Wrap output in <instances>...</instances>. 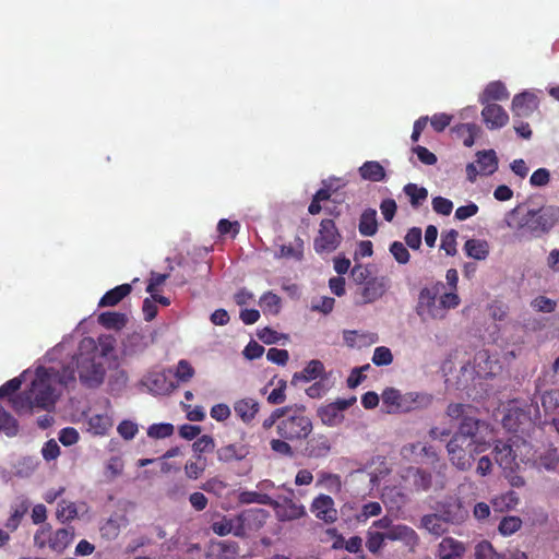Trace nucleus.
Wrapping results in <instances>:
<instances>
[{
  "instance_id": "1",
  "label": "nucleus",
  "mask_w": 559,
  "mask_h": 559,
  "mask_svg": "<svg viewBox=\"0 0 559 559\" xmlns=\"http://www.w3.org/2000/svg\"><path fill=\"white\" fill-rule=\"evenodd\" d=\"M444 289L442 282H436L420 289L415 310L421 321L443 320L450 309L460 305L459 295Z\"/></svg>"
},
{
  "instance_id": "2",
  "label": "nucleus",
  "mask_w": 559,
  "mask_h": 559,
  "mask_svg": "<svg viewBox=\"0 0 559 559\" xmlns=\"http://www.w3.org/2000/svg\"><path fill=\"white\" fill-rule=\"evenodd\" d=\"M312 429V420L307 415V409L304 405L284 406V413L277 426L278 437L288 439L292 442L302 441L309 438Z\"/></svg>"
},
{
  "instance_id": "3",
  "label": "nucleus",
  "mask_w": 559,
  "mask_h": 559,
  "mask_svg": "<svg viewBox=\"0 0 559 559\" xmlns=\"http://www.w3.org/2000/svg\"><path fill=\"white\" fill-rule=\"evenodd\" d=\"M486 443L469 442L461 437H452L447 443V451L451 463L460 471H467L472 467L475 454L486 450Z\"/></svg>"
},
{
  "instance_id": "4",
  "label": "nucleus",
  "mask_w": 559,
  "mask_h": 559,
  "mask_svg": "<svg viewBox=\"0 0 559 559\" xmlns=\"http://www.w3.org/2000/svg\"><path fill=\"white\" fill-rule=\"evenodd\" d=\"M559 222V206L544 205L538 210H528L522 226L532 235L539 237L548 234Z\"/></svg>"
},
{
  "instance_id": "5",
  "label": "nucleus",
  "mask_w": 559,
  "mask_h": 559,
  "mask_svg": "<svg viewBox=\"0 0 559 559\" xmlns=\"http://www.w3.org/2000/svg\"><path fill=\"white\" fill-rule=\"evenodd\" d=\"M36 408L51 411L58 400V394L52 386L51 374L46 369L37 370L36 378L32 381L28 389Z\"/></svg>"
},
{
  "instance_id": "6",
  "label": "nucleus",
  "mask_w": 559,
  "mask_h": 559,
  "mask_svg": "<svg viewBox=\"0 0 559 559\" xmlns=\"http://www.w3.org/2000/svg\"><path fill=\"white\" fill-rule=\"evenodd\" d=\"M342 235L340 234L333 219H322L319 226L318 235L313 240V248L317 253H330L341 245Z\"/></svg>"
},
{
  "instance_id": "7",
  "label": "nucleus",
  "mask_w": 559,
  "mask_h": 559,
  "mask_svg": "<svg viewBox=\"0 0 559 559\" xmlns=\"http://www.w3.org/2000/svg\"><path fill=\"white\" fill-rule=\"evenodd\" d=\"M79 378L82 384L87 388H97L105 378V368L100 361L94 357L81 356L76 361Z\"/></svg>"
},
{
  "instance_id": "8",
  "label": "nucleus",
  "mask_w": 559,
  "mask_h": 559,
  "mask_svg": "<svg viewBox=\"0 0 559 559\" xmlns=\"http://www.w3.org/2000/svg\"><path fill=\"white\" fill-rule=\"evenodd\" d=\"M355 402V396L349 399H337L333 403L320 406L317 411V415L323 425L329 427L338 426L344 420V411L349 408Z\"/></svg>"
},
{
  "instance_id": "9",
  "label": "nucleus",
  "mask_w": 559,
  "mask_h": 559,
  "mask_svg": "<svg viewBox=\"0 0 559 559\" xmlns=\"http://www.w3.org/2000/svg\"><path fill=\"white\" fill-rule=\"evenodd\" d=\"M267 512L263 509H249L242 511L236 516L238 525L236 528L237 537H245L250 531H258L266 521Z\"/></svg>"
},
{
  "instance_id": "10",
  "label": "nucleus",
  "mask_w": 559,
  "mask_h": 559,
  "mask_svg": "<svg viewBox=\"0 0 559 559\" xmlns=\"http://www.w3.org/2000/svg\"><path fill=\"white\" fill-rule=\"evenodd\" d=\"M389 287V280L384 276H376L369 278L360 289L359 301H356L358 305H366L374 302L380 299L386 292Z\"/></svg>"
},
{
  "instance_id": "11",
  "label": "nucleus",
  "mask_w": 559,
  "mask_h": 559,
  "mask_svg": "<svg viewBox=\"0 0 559 559\" xmlns=\"http://www.w3.org/2000/svg\"><path fill=\"white\" fill-rule=\"evenodd\" d=\"M310 510L317 519L326 524H332L337 520L334 500L328 495L321 493L316 497L310 506Z\"/></svg>"
},
{
  "instance_id": "12",
  "label": "nucleus",
  "mask_w": 559,
  "mask_h": 559,
  "mask_svg": "<svg viewBox=\"0 0 559 559\" xmlns=\"http://www.w3.org/2000/svg\"><path fill=\"white\" fill-rule=\"evenodd\" d=\"M538 98L534 93L523 92L512 99L511 110L514 118H528L538 108Z\"/></svg>"
},
{
  "instance_id": "13",
  "label": "nucleus",
  "mask_w": 559,
  "mask_h": 559,
  "mask_svg": "<svg viewBox=\"0 0 559 559\" xmlns=\"http://www.w3.org/2000/svg\"><path fill=\"white\" fill-rule=\"evenodd\" d=\"M481 118L489 130L501 129L509 122L508 112L498 104L484 105Z\"/></svg>"
},
{
  "instance_id": "14",
  "label": "nucleus",
  "mask_w": 559,
  "mask_h": 559,
  "mask_svg": "<svg viewBox=\"0 0 559 559\" xmlns=\"http://www.w3.org/2000/svg\"><path fill=\"white\" fill-rule=\"evenodd\" d=\"M306 440L305 453L308 457L321 459L331 452L332 443L326 435L318 433Z\"/></svg>"
},
{
  "instance_id": "15",
  "label": "nucleus",
  "mask_w": 559,
  "mask_h": 559,
  "mask_svg": "<svg viewBox=\"0 0 559 559\" xmlns=\"http://www.w3.org/2000/svg\"><path fill=\"white\" fill-rule=\"evenodd\" d=\"M385 536L388 540L401 542L412 550L419 544L417 533L405 524H395L389 532H385Z\"/></svg>"
},
{
  "instance_id": "16",
  "label": "nucleus",
  "mask_w": 559,
  "mask_h": 559,
  "mask_svg": "<svg viewBox=\"0 0 559 559\" xmlns=\"http://www.w3.org/2000/svg\"><path fill=\"white\" fill-rule=\"evenodd\" d=\"M466 551L465 544L453 537H444L438 545L439 559H463Z\"/></svg>"
},
{
  "instance_id": "17",
  "label": "nucleus",
  "mask_w": 559,
  "mask_h": 559,
  "mask_svg": "<svg viewBox=\"0 0 559 559\" xmlns=\"http://www.w3.org/2000/svg\"><path fill=\"white\" fill-rule=\"evenodd\" d=\"M260 411V403L252 397H243L234 403V412L243 424H251Z\"/></svg>"
},
{
  "instance_id": "18",
  "label": "nucleus",
  "mask_w": 559,
  "mask_h": 559,
  "mask_svg": "<svg viewBox=\"0 0 559 559\" xmlns=\"http://www.w3.org/2000/svg\"><path fill=\"white\" fill-rule=\"evenodd\" d=\"M433 401V396L423 392H407L404 394L402 413H411L428 408Z\"/></svg>"
},
{
  "instance_id": "19",
  "label": "nucleus",
  "mask_w": 559,
  "mask_h": 559,
  "mask_svg": "<svg viewBox=\"0 0 559 559\" xmlns=\"http://www.w3.org/2000/svg\"><path fill=\"white\" fill-rule=\"evenodd\" d=\"M324 372V365L318 359L310 360L300 372H295L292 377V385H297L299 382H310L322 377Z\"/></svg>"
},
{
  "instance_id": "20",
  "label": "nucleus",
  "mask_w": 559,
  "mask_h": 559,
  "mask_svg": "<svg viewBox=\"0 0 559 559\" xmlns=\"http://www.w3.org/2000/svg\"><path fill=\"white\" fill-rule=\"evenodd\" d=\"M74 527H62L53 532L48 540L51 550L61 554L72 543L74 538Z\"/></svg>"
},
{
  "instance_id": "21",
  "label": "nucleus",
  "mask_w": 559,
  "mask_h": 559,
  "mask_svg": "<svg viewBox=\"0 0 559 559\" xmlns=\"http://www.w3.org/2000/svg\"><path fill=\"white\" fill-rule=\"evenodd\" d=\"M145 385L155 394H166L176 388L173 382L168 381L166 374L163 372L148 374L145 379Z\"/></svg>"
},
{
  "instance_id": "22",
  "label": "nucleus",
  "mask_w": 559,
  "mask_h": 559,
  "mask_svg": "<svg viewBox=\"0 0 559 559\" xmlns=\"http://www.w3.org/2000/svg\"><path fill=\"white\" fill-rule=\"evenodd\" d=\"M382 406L388 414L402 413V405L404 403V394L394 388H386L382 392Z\"/></svg>"
},
{
  "instance_id": "23",
  "label": "nucleus",
  "mask_w": 559,
  "mask_h": 559,
  "mask_svg": "<svg viewBox=\"0 0 559 559\" xmlns=\"http://www.w3.org/2000/svg\"><path fill=\"white\" fill-rule=\"evenodd\" d=\"M248 448L243 444L230 443L217 450V459L223 463L241 461L248 455Z\"/></svg>"
},
{
  "instance_id": "24",
  "label": "nucleus",
  "mask_w": 559,
  "mask_h": 559,
  "mask_svg": "<svg viewBox=\"0 0 559 559\" xmlns=\"http://www.w3.org/2000/svg\"><path fill=\"white\" fill-rule=\"evenodd\" d=\"M509 98V92L506 85L500 81L489 83L480 95L483 105L492 104L491 102L506 100Z\"/></svg>"
},
{
  "instance_id": "25",
  "label": "nucleus",
  "mask_w": 559,
  "mask_h": 559,
  "mask_svg": "<svg viewBox=\"0 0 559 559\" xmlns=\"http://www.w3.org/2000/svg\"><path fill=\"white\" fill-rule=\"evenodd\" d=\"M479 429V420L474 416L467 414L464 418L461 419L459 430L453 435V437H461L462 440H466L469 442H477L476 435Z\"/></svg>"
},
{
  "instance_id": "26",
  "label": "nucleus",
  "mask_w": 559,
  "mask_h": 559,
  "mask_svg": "<svg viewBox=\"0 0 559 559\" xmlns=\"http://www.w3.org/2000/svg\"><path fill=\"white\" fill-rule=\"evenodd\" d=\"M358 229L361 236L371 237L378 231L377 211L374 209H366L359 218Z\"/></svg>"
},
{
  "instance_id": "27",
  "label": "nucleus",
  "mask_w": 559,
  "mask_h": 559,
  "mask_svg": "<svg viewBox=\"0 0 559 559\" xmlns=\"http://www.w3.org/2000/svg\"><path fill=\"white\" fill-rule=\"evenodd\" d=\"M132 292L130 284H122L109 289L99 300L98 307H114Z\"/></svg>"
},
{
  "instance_id": "28",
  "label": "nucleus",
  "mask_w": 559,
  "mask_h": 559,
  "mask_svg": "<svg viewBox=\"0 0 559 559\" xmlns=\"http://www.w3.org/2000/svg\"><path fill=\"white\" fill-rule=\"evenodd\" d=\"M360 177L364 180L379 182L385 178V170L383 166L376 160L365 162L358 169Z\"/></svg>"
},
{
  "instance_id": "29",
  "label": "nucleus",
  "mask_w": 559,
  "mask_h": 559,
  "mask_svg": "<svg viewBox=\"0 0 559 559\" xmlns=\"http://www.w3.org/2000/svg\"><path fill=\"white\" fill-rule=\"evenodd\" d=\"M465 254L475 260H485L489 254V243L484 239H468L464 243Z\"/></svg>"
},
{
  "instance_id": "30",
  "label": "nucleus",
  "mask_w": 559,
  "mask_h": 559,
  "mask_svg": "<svg viewBox=\"0 0 559 559\" xmlns=\"http://www.w3.org/2000/svg\"><path fill=\"white\" fill-rule=\"evenodd\" d=\"M493 454H495V460L500 467H502L504 469L512 468V465L515 462L516 455L514 454L511 445L503 443V442H499L496 444V447L493 449Z\"/></svg>"
},
{
  "instance_id": "31",
  "label": "nucleus",
  "mask_w": 559,
  "mask_h": 559,
  "mask_svg": "<svg viewBox=\"0 0 559 559\" xmlns=\"http://www.w3.org/2000/svg\"><path fill=\"white\" fill-rule=\"evenodd\" d=\"M12 512L10 518L5 522V527L11 532L15 531L24 515L27 513L29 509V502L27 499H21L15 502L12 507Z\"/></svg>"
},
{
  "instance_id": "32",
  "label": "nucleus",
  "mask_w": 559,
  "mask_h": 559,
  "mask_svg": "<svg viewBox=\"0 0 559 559\" xmlns=\"http://www.w3.org/2000/svg\"><path fill=\"white\" fill-rule=\"evenodd\" d=\"M127 316L121 312L106 311L98 316V323L109 330H121L127 324Z\"/></svg>"
},
{
  "instance_id": "33",
  "label": "nucleus",
  "mask_w": 559,
  "mask_h": 559,
  "mask_svg": "<svg viewBox=\"0 0 559 559\" xmlns=\"http://www.w3.org/2000/svg\"><path fill=\"white\" fill-rule=\"evenodd\" d=\"M477 164L479 165L480 174L492 175L498 168L496 152L493 150L478 152Z\"/></svg>"
},
{
  "instance_id": "34",
  "label": "nucleus",
  "mask_w": 559,
  "mask_h": 559,
  "mask_svg": "<svg viewBox=\"0 0 559 559\" xmlns=\"http://www.w3.org/2000/svg\"><path fill=\"white\" fill-rule=\"evenodd\" d=\"M444 522L459 523L466 516V511L459 499L449 502L441 512Z\"/></svg>"
},
{
  "instance_id": "35",
  "label": "nucleus",
  "mask_w": 559,
  "mask_h": 559,
  "mask_svg": "<svg viewBox=\"0 0 559 559\" xmlns=\"http://www.w3.org/2000/svg\"><path fill=\"white\" fill-rule=\"evenodd\" d=\"M12 407L17 414H32L36 408L32 393L26 390L11 399Z\"/></svg>"
},
{
  "instance_id": "36",
  "label": "nucleus",
  "mask_w": 559,
  "mask_h": 559,
  "mask_svg": "<svg viewBox=\"0 0 559 559\" xmlns=\"http://www.w3.org/2000/svg\"><path fill=\"white\" fill-rule=\"evenodd\" d=\"M403 191L409 198V203L414 209L420 206L428 198V190L424 187H418L416 183L405 185Z\"/></svg>"
},
{
  "instance_id": "37",
  "label": "nucleus",
  "mask_w": 559,
  "mask_h": 559,
  "mask_svg": "<svg viewBox=\"0 0 559 559\" xmlns=\"http://www.w3.org/2000/svg\"><path fill=\"white\" fill-rule=\"evenodd\" d=\"M453 131L459 136L463 138V144L466 147H471L475 143V138L479 132V127L475 123H461L453 128Z\"/></svg>"
},
{
  "instance_id": "38",
  "label": "nucleus",
  "mask_w": 559,
  "mask_h": 559,
  "mask_svg": "<svg viewBox=\"0 0 559 559\" xmlns=\"http://www.w3.org/2000/svg\"><path fill=\"white\" fill-rule=\"evenodd\" d=\"M443 523V519L438 514H426L421 518L423 527L437 536H440L445 532Z\"/></svg>"
},
{
  "instance_id": "39",
  "label": "nucleus",
  "mask_w": 559,
  "mask_h": 559,
  "mask_svg": "<svg viewBox=\"0 0 559 559\" xmlns=\"http://www.w3.org/2000/svg\"><path fill=\"white\" fill-rule=\"evenodd\" d=\"M281 258H293L296 260H301L304 257V241L300 237H296L294 245H282L280 246Z\"/></svg>"
},
{
  "instance_id": "40",
  "label": "nucleus",
  "mask_w": 559,
  "mask_h": 559,
  "mask_svg": "<svg viewBox=\"0 0 559 559\" xmlns=\"http://www.w3.org/2000/svg\"><path fill=\"white\" fill-rule=\"evenodd\" d=\"M237 525L238 522L236 518L227 519L224 516L221 521L213 522L211 528L213 533H215L218 536H226L230 533H233L236 536Z\"/></svg>"
},
{
  "instance_id": "41",
  "label": "nucleus",
  "mask_w": 559,
  "mask_h": 559,
  "mask_svg": "<svg viewBox=\"0 0 559 559\" xmlns=\"http://www.w3.org/2000/svg\"><path fill=\"white\" fill-rule=\"evenodd\" d=\"M385 540H388L385 532L369 530L367 532L366 547L370 552L377 554L383 547Z\"/></svg>"
},
{
  "instance_id": "42",
  "label": "nucleus",
  "mask_w": 559,
  "mask_h": 559,
  "mask_svg": "<svg viewBox=\"0 0 559 559\" xmlns=\"http://www.w3.org/2000/svg\"><path fill=\"white\" fill-rule=\"evenodd\" d=\"M56 514H57V519L60 522L64 523V522L71 521L78 516V509H76L75 503L67 502L63 500V501L59 502Z\"/></svg>"
},
{
  "instance_id": "43",
  "label": "nucleus",
  "mask_w": 559,
  "mask_h": 559,
  "mask_svg": "<svg viewBox=\"0 0 559 559\" xmlns=\"http://www.w3.org/2000/svg\"><path fill=\"white\" fill-rule=\"evenodd\" d=\"M260 306L264 312L278 313L281 308V298L276 294L267 292L260 298Z\"/></svg>"
},
{
  "instance_id": "44",
  "label": "nucleus",
  "mask_w": 559,
  "mask_h": 559,
  "mask_svg": "<svg viewBox=\"0 0 559 559\" xmlns=\"http://www.w3.org/2000/svg\"><path fill=\"white\" fill-rule=\"evenodd\" d=\"M457 236L459 233L455 229H450L449 231L442 234L440 248L444 250L448 255L453 257L456 254Z\"/></svg>"
},
{
  "instance_id": "45",
  "label": "nucleus",
  "mask_w": 559,
  "mask_h": 559,
  "mask_svg": "<svg viewBox=\"0 0 559 559\" xmlns=\"http://www.w3.org/2000/svg\"><path fill=\"white\" fill-rule=\"evenodd\" d=\"M286 388L287 382L284 379H280L274 388L266 397V401L271 405H281L286 401Z\"/></svg>"
},
{
  "instance_id": "46",
  "label": "nucleus",
  "mask_w": 559,
  "mask_h": 559,
  "mask_svg": "<svg viewBox=\"0 0 559 559\" xmlns=\"http://www.w3.org/2000/svg\"><path fill=\"white\" fill-rule=\"evenodd\" d=\"M475 559H503V557L495 550L491 543L483 540L475 548Z\"/></svg>"
},
{
  "instance_id": "47",
  "label": "nucleus",
  "mask_w": 559,
  "mask_h": 559,
  "mask_svg": "<svg viewBox=\"0 0 559 559\" xmlns=\"http://www.w3.org/2000/svg\"><path fill=\"white\" fill-rule=\"evenodd\" d=\"M545 413H556L559 409V392L556 390L546 391L540 399Z\"/></svg>"
},
{
  "instance_id": "48",
  "label": "nucleus",
  "mask_w": 559,
  "mask_h": 559,
  "mask_svg": "<svg viewBox=\"0 0 559 559\" xmlns=\"http://www.w3.org/2000/svg\"><path fill=\"white\" fill-rule=\"evenodd\" d=\"M19 429L16 419L8 412L0 409V431L8 436H15Z\"/></svg>"
},
{
  "instance_id": "49",
  "label": "nucleus",
  "mask_w": 559,
  "mask_h": 559,
  "mask_svg": "<svg viewBox=\"0 0 559 559\" xmlns=\"http://www.w3.org/2000/svg\"><path fill=\"white\" fill-rule=\"evenodd\" d=\"M522 521L518 516H506L499 523V532L503 536H509L521 528Z\"/></svg>"
},
{
  "instance_id": "50",
  "label": "nucleus",
  "mask_w": 559,
  "mask_h": 559,
  "mask_svg": "<svg viewBox=\"0 0 559 559\" xmlns=\"http://www.w3.org/2000/svg\"><path fill=\"white\" fill-rule=\"evenodd\" d=\"M194 373V368L188 360L181 359L178 361L175 377L179 382H189L193 378Z\"/></svg>"
},
{
  "instance_id": "51",
  "label": "nucleus",
  "mask_w": 559,
  "mask_h": 559,
  "mask_svg": "<svg viewBox=\"0 0 559 559\" xmlns=\"http://www.w3.org/2000/svg\"><path fill=\"white\" fill-rule=\"evenodd\" d=\"M174 433V426L168 423L154 424L148 427L147 435L154 439H164Z\"/></svg>"
},
{
  "instance_id": "52",
  "label": "nucleus",
  "mask_w": 559,
  "mask_h": 559,
  "mask_svg": "<svg viewBox=\"0 0 559 559\" xmlns=\"http://www.w3.org/2000/svg\"><path fill=\"white\" fill-rule=\"evenodd\" d=\"M289 442H292V441L288 439L278 437V438L272 439L270 441V447L273 452L281 454L283 456L292 457V456H294L295 452H294V449L292 448V445L289 444Z\"/></svg>"
},
{
  "instance_id": "53",
  "label": "nucleus",
  "mask_w": 559,
  "mask_h": 559,
  "mask_svg": "<svg viewBox=\"0 0 559 559\" xmlns=\"http://www.w3.org/2000/svg\"><path fill=\"white\" fill-rule=\"evenodd\" d=\"M392 361H393V355L389 347L379 346L374 349L373 356H372V362L376 366H388V365L392 364Z\"/></svg>"
},
{
  "instance_id": "54",
  "label": "nucleus",
  "mask_w": 559,
  "mask_h": 559,
  "mask_svg": "<svg viewBox=\"0 0 559 559\" xmlns=\"http://www.w3.org/2000/svg\"><path fill=\"white\" fill-rule=\"evenodd\" d=\"M432 484V475L430 472L416 468L414 474V485L417 489L428 490Z\"/></svg>"
},
{
  "instance_id": "55",
  "label": "nucleus",
  "mask_w": 559,
  "mask_h": 559,
  "mask_svg": "<svg viewBox=\"0 0 559 559\" xmlns=\"http://www.w3.org/2000/svg\"><path fill=\"white\" fill-rule=\"evenodd\" d=\"M390 252L400 264H406L411 254L407 248L401 241H394L390 245Z\"/></svg>"
},
{
  "instance_id": "56",
  "label": "nucleus",
  "mask_w": 559,
  "mask_h": 559,
  "mask_svg": "<svg viewBox=\"0 0 559 559\" xmlns=\"http://www.w3.org/2000/svg\"><path fill=\"white\" fill-rule=\"evenodd\" d=\"M532 307L538 312L550 313L557 308V302L548 297L538 296L532 301Z\"/></svg>"
},
{
  "instance_id": "57",
  "label": "nucleus",
  "mask_w": 559,
  "mask_h": 559,
  "mask_svg": "<svg viewBox=\"0 0 559 559\" xmlns=\"http://www.w3.org/2000/svg\"><path fill=\"white\" fill-rule=\"evenodd\" d=\"M382 512V507L379 502L371 501L362 506L361 512L357 515L359 522H365L371 516H378Z\"/></svg>"
},
{
  "instance_id": "58",
  "label": "nucleus",
  "mask_w": 559,
  "mask_h": 559,
  "mask_svg": "<svg viewBox=\"0 0 559 559\" xmlns=\"http://www.w3.org/2000/svg\"><path fill=\"white\" fill-rule=\"evenodd\" d=\"M521 417L526 418L522 411H510L503 418V426L510 431L518 432L520 430L518 421L520 423Z\"/></svg>"
},
{
  "instance_id": "59",
  "label": "nucleus",
  "mask_w": 559,
  "mask_h": 559,
  "mask_svg": "<svg viewBox=\"0 0 559 559\" xmlns=\"http://www.w3.org/2000/svg\"><path fill=\"white\" fill-rule=\"evenodd\" d=\"M266 358L275 365L285 366L289 359V354L286 349L271 347L266 353Z\"/></svg>"
},
{
  "instance_id": "60",
  "label": "nucleus",
  "mask_w": 559,
  "mask_h": 559,
  "mask_svg": "<svg viewBox=\"0 0 559 559\" xmlns=\"http://www.w3.org/2000/svg\"><path fill=\"white\" fill-rule=\"evenodd\" d=\"M412 453H418L421 456H426L431 462L438 459L436 449L429 444H423L421 442L413 443L409 445Z\"/></svg>"
},
{
  "instance_id": "61",
  "label": "nucleus",
  "mask_w": 559,
  "mask_h": 559,
  "mask_svg": "<svg viewBox=\"0 0 559 559\" xmlns=\"http://www.w3.org/2000/svg\"><path fill=\"white\" fill-rule=\"evenodd\" d=\"M431 203L433 211L440 215H450L453 210L452 201L443 197H435Z\"/></svg>"
},
{
  "instance_id": "62",
  "label": "nucleus",
  "mask_w": 559,
  "mask_h": 559,
  "mask_svg": "<svg viewBox=\"0 0 559 559\" xmlns=\"http://www.w3.org/2000/svg\"><path fill=\"white\" fill-rule=\"evenodd\" d=\"M472 409L471 405H465L461 403H451L448 405L447 415L452 419H462L466 416Z\"/></svg>"
},
{
  "instance_id": "63",
  "label": "nucleus",
  "mask_w": 559,
  "mask_h": 559,
  "mask_svg": "<svg viewBox=\"0 0 559 559\" xmlns=\"http://www.w3.org/2000/svg\"><path fill=\"white\" fill-rule=\"evenodd\" d=\"M452 116L448 114H436L430 118V124L436 132H442L450 126Z\"/></svg>"
},
{
  "instance_id": "64",
  "label": "nucleus",
  "mask_w": 559,
  "mask_h": 559,
  "mask_svg": "<svg viewBox=\"0 0 559 559\" xmlns=\"http://www.w3.org/2000/svg\"><path fill=\"white\" fill-rule=\"evenodd\" d=\"M549 181H550V173L546 168H538L537 170H535L532 174V176L530 178V183L533 187H544V186L548 185Z\"/></svg>"
}]
</instances>
